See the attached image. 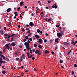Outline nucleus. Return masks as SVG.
<instances>
[{"label": "nucleus", "instance_id": "a19ab883", "mask_svg": "<svg viewBox=\"0 0 77 77\" xmlns=\"http://www.w3.org/2000/svg\"><path fill=\"white\" fill-rule=\"evenodd\" d=\"M8 25L10 26H12V24H11V22H9V23H8Z\"/></svg>", "mask_w": 77, "mask_h": 77}, {"label": "nucleus", "instance_id": "09e8293b", "mask_svg": "<svg viewBox=\"0 0 77 77\" xmlns=\"http://www.w3.org/2000/svg\"><path fill=\"white\" fill-rule=\"evenodd\" d=\"M28 71H29V70H26L25 72H28Z\"/></svg>", "mask_w": 77, "mask_h": 77}, {"label": "nucleus", "instance_id": "f704fd0d", "mask_svg": "<svg viewBox=\"0 0 77 77\" xmlns=\"http://www.w3.org/2000/svg\"><path fill=\"white\" fill-rule=\"evenodd\" d=\"M74 41L72 40V42H71L72 44H74Z\"/></svg>", "mask_w": 77, "mask_h": 77}, {"label": "nucleus", "instance_id": "49530a36", "mask_svg": "<svg viewBox=\"0 0 77 77\" xmlns=\"http://www.w3.org/2000/svg\"><path fill=\"white\" fill-rule=\"evenodd\" d=\"M32 55H30L29 56V58L31 59V58H32Z\"/></svg>", "mask_w": 77, "mask_h": 77}, {"label": "nucleus", "instance_id": "423d86ee", "mask_svg": "<svg viewBox=\"0 0 77 77\" xmlns=\"http://www.w3.org/2000/svg\"><path fill=\"white\" fill-rule=\"evenodd\" d=\"M20 62H21V61H23V55L21 56L20 57Z\"/></svg>", "mask_w": 77, "mask_h": 77}, {"label": "nucleus", "instance_id": "4be33fe9", "mask_svg": "<svg viewBox=\"0 0 77 77\" xmlns=\"http://www.w3.org/2000/svg\"><path fill=\"white\" fill-rule=\"evenodd\" d=\"M2 73L3 74H6V71L5 70H4L2 72Z\"/></svg>", "mask_w": 77, "mask_h": 77}, {"label": "nucleus", "instance_id": "7ed1b4c3", "mask_svg": "<svg viewBox=\"0 0 77 77\" xmlns=\"http://www.w3.org/2000/svg\"><path fill=\"white\" fill-rule=\"evenodd\" d=\"M63 43L64 44V45H66V46H68V45H69L68 43L66 42H63Z\"/></svg>", "mask_w": 77, "mask_h": 77}, {"label": "nucleus", "instance_id": "a878e982", "mask_svg": "<svg viewBox=\"0 0 77 77\" xmlns=\"http://www.w3.org/2000/svg\"><path fill=\"white\" fill-rule=\"evenodd\" d=\"M60 33L62 35H63V31H60Z\"/></svg>", "mask_w": 77, "mask_h": 77}, {"label": "nucleus", "instance_id": "0e129e2a", "mask_svg": "<svg viewBox=\"0 0 77 77\" xmlns=\"http://www.w3.org/2000/svg\"><path fill=\"white\" fill-rule=\"evenodd\" d=\"M4 30H6V27H4Z\"/></svg>", "mask_w": 77, "mask_h": 77}, {"label": "nucleus", "instance_id": "7c9ffc66", "mask_svg": "<svg viewBox=\"0 0 77 77\" xmlns=\"http://www.w3.org/2000/svg\"><path fill=\"white\" fill-rule=\"evenodd\" d=\"M14 35H15V34H13L12 35H11V37H13L14 36Z\"/></svg>", "mask_w": 77, "mask_h": 77}, {"label": "nucleus", "instance_id": "dca6fc26", "mask_svg": "<svg viewBox=\"0 0 77 77\" xmlns=\"http://www.w3.org/2000/svg\"><path fill=\"white\" fill-rule=\"evenodd\" d=\"M35 36L36 39H38V38H39V36H38V35H35Z\"/></svg>", "mask_w": 77, "mask_h": 77}, {"label": "nucleus", "instance_id": "79ce46f5", "mask_svg": "<svg viewBox=\"0 0 77 77\" xmlns=\"http://www.w3.org/2000/svg\"><path fill=\"white\" fill-rule=\"evenodd\" d=\"M60 26V24L58 25H56V27H59V26Z\"/></svg>", "mask_w": 77, "mask_h": 77}, {"label": "nucleus", "instance_id": "338daca9", "mask_svg": "<svg viewBox=\"0 0 77 77\" xmlns=\"http://www.w3.org/2000/svg\"><path fill=\"white\" fill-rule=\"evenodd\" d=\"M73 45H75V44H76V42H75L73 43Z\"/></svg>", "mask_w": 77, "mask_h": 77}, {"label": "nucleus", "instance_id": "ddd939ff", "mask_svg": "<svg viewBox=\"0 0 77 77\" xmlns=\"http://www.w3.org/2000/svg\"><path fill=\"white\" fill-rule=\"evenodd\" d=\"M24 4V2H23V1H22L20 2V6H22L24 5V4Z\"/></svg>", "mask_w": 77, "mask_h": 77}, {"label": "nucleus", "instance_id": "5701e85b", "mask_svg": "<svg viewBox=\"0 0 77 77\" xmlns=\"http://www.w3.org/2000/svg\"><path fill=\"white\" fill-rule=\"evenodd\" d=\"M38 48H40L41 49L42 48V46L40 45H39L38 46Z\"/></svg>", "mask_w": 77, "mask_h": 77}, {"label": "nucleus", "instance_id": "bb28decb", "mask_svg": "<svg viewBox=\"0 0 77 77\" xmlns=\"http://www.w3.org/2000/svg\"><path fill=\"white\" fill-rule=\"evenodd\" d=\"M0 34H1L2 35H3V31H0Z\"/></svg>", "mask_w": 77, "mask_h": 77}, {"label": "nucleus", "instance_id": "412c9836", "mask_svg": "<svg viewBox=\"0 0 77 77\" xmlns=\"http://www.w3.org/2000/svg\"><path fill=\"white\" fill-rule=\"evenodd\" d=\"M22 57L23 58V59H25V55H24V54H22Z\"/></svg>", "mask_w": 77, "mask_h": 77}, {"label": "nucleus", "instance_id": "c756f323", "mask_svg": "<svg viewBox=\"0 0 77 77\" xmlns=\"http://www.w3.org/2000/svg\"><path fill=\"white\" fill-rule=\"evenodd\" d=\"M55 41L56 42H57V43H59V41L56 39H55Z\"/></svg>", "mask_w": 77, "mask_h": 77}, {"label": "nucleus", "instance_id": "603ef678", "mask_svg": "<svg viewBox=\"0 0 77 77\" xmlns=\"http://www.w3.org/2000/svg\"><path fill=\"white\" fill-rule=\"evenodd\" d=\"M45 35H46V36H48V34L46 33L45 34Z\"/></svg>", "mask_w": 77, "mask_h": 77}, {"label": "nucleus", "instance_id": "3c124183", "mask_svg": "<svg viewBox=\"0 0 77 77\" xmlns=\"http://www.w3.org/2000/svg\"><path fill=\"white\" fill-rule=\"evenodd\" d=\"M23 41L24 42H26V39H24V40H23Z\"/></svg>", "mask_w": 77, "mask_h": 77}, {"label": "nucleus", "instance_id": "f03ea898", "mask_svg": "<svg viewBox=\"0 0 77 77\" xmlns=\"http://www.w3.org/2000/svg\"><path fill=\"white\" fill-rule=\"evenodd\" d=\"M40 53V51L38 50H36L35 52V54H38V55H41V54H39Z\"/></svg>", "mask_w": 77, "mask_h": 77}, {"label": "nucleus", "instance_id": "a211bd4d", "mask_svg": "<svg viewBox=\"0 0 77 77\" xmlns=\"http://www.w3.org/2000/svg\"><path fill=\"white\" fill-rule=\"evenodd\" d=\"M27 42H25V43H26V44H30V41L29 40H28V41H27Z\"/></svg>", "mask_w": 77, "mask_h": 77}, {"label": "nucleus", "instance_id": "0eeeda50", "mask_svg": "<svg viewBox=\"0 0 77 77\" xmlns=\"http://www.w3.org/2000/svg\"><path fill=\"white\" fill-rule=\"evenodd\" d=\"M57 36L58 38H60L61 36V34L60 32L57 33Z\"/></svg>", "mask_w": 77, "mask_h": 77}, {"label": "nucleus", "instance_id": "69168bd1", "mask_svg": "<svg viewBox=\"0 0 77 77\" xmlns=\"http://www.w3.org/2000/svg\"><path fill=\"white\" fill-rule=\"evenodd\" d=\"M40 33H41V34H42V31H41L40 32Z\"/></svg>", "mask_w": 77, "mask_h": 77}, {"label": "nucleus", "instance_id": "cd10ccee", "mask_svg": "<svg viewBox=\"0 0 77 77\" xmlns=\"http://www.w3.org/2000/svg\"><path fill=\"white\" fill-rule=\"evenodd\" d=\"M28 39L30 41H32V38H28Z\"/></svg>", "mask_w": 77, "mask_h": 77}, {"label": "nucleus", "instance_id": "2f4dec72", "mask_svg": "<svg viewBox=\"0 0 77 77\" xmlns=\"http://www.w3.org/2000/svg\"><path fill=\"white\" fill-rule=\"evenodd\" d=\"M20 9H21V8H20V7H18V8H17V10L18 11H20Z\"/></svg>", "mask_w": 77, "mask_h": 77}, {"label": "nucleus", "instance_id": "473e14b6", "mask_svg": "<svg viewBox=\"0 0 77 77\" xmlns=\"http://www.w3.org/2000/svg\"><path fill=\"white\" fill-rule=\"evenodd\" d=\"M74 72L73 71H72V75H74Z\"/></svg>", "mask_w": 77, "mask_h": 77}, {"label": "nucleus", "instance_id": "4c0bfd02", "mask_svg": "<svg viewBox=\"0 0 77 77\" xmlns=\"http://www.w3.org/2000/svg\"><path fill=\"white\" fill-rule=\"evenodd\" d=\"M30 53H31V54H32V53H33V52H32V50H30Z\"/></svg>", "mask_w": 77, "mask_h": 77}, {"label": "nucleus", "instance_id": "ea45409f", "mask_svg": "<svg viewBox=\"0 0 77 77\" xmlns=\"http://www.w3.org/2000/svg\"><path fill=\"white\" fill-rule=\"evenodd\" d=\"M37 46V45H36V44H34V47H36Z\"/></svg>", "mask_w": 77, "mask_h": 77}, {"label": "nucleus", "instance_id": "9d476101", "mask_svg": "<svg viewBox=\"0 0 77 77\" xmlns=\"http://www.w3.org/2000/svg\"><path fill=\"white\" fill-rule=\"evenodd\" d=\"M10 37H11V35H8V36L7 37V38H7V41L8 42H9V38H10Z\"/></svg>", "mask_w": 77, "mask_h": 77}, {"label": "nucleus", "instance_id": "f8f14e48", "mask_svg": "<svg viewBox=\"0 0 77 77\" xmlns=\"http://www.w3.org/2000/svg\"><path fill=\"white\" fill-rule=\"evenodd\" d=\"M11 45H12V46H15L16 44L14 42H13L12 44H11Z\"/></svg>", "mask_w": 77, "mask_h": 77}, {"label": "nucleus", "instance_id": "864d4df0", "mask_svg": "<svg viewBox=\"0 0 77 77\" xmlns=\"http://www.w3.org/2000/svg\"><path fill=\"white\" fill-rule=\"evenodd\" d=\"M0 62L1 63H3V61H2V60H0Z\"/></svg>", "mask_w": 77, "mask_h": 77}, {"label": "nucleus", "instance_id": "6e6552de", "mask_svg": "<svg viewBox=\"0 0 77 77\" xmlns=\"http://www.w3.org/2000/svg\"><path fill=\"white\" fill-rule=\"evenodd\" d=\"M5 47H6L7 48V49H8V50H9V48H10V47L9 46V44H6V45H5Z\"/></svg>", "mask_w": 77, "mask_h": 77}, {"label": "nucleus", "instance_id": "de8ad7c7", "mask_svg": "<svg viewBox=\"0 0 77 77\" xmlns=\"http://www.w3.org/2000/svg\"><path fill=\"white\" fill-rule=\"evenodd\" d=\"M74 66H75V67H77V65L76 64H75L74 65Z\"/></svg>", "mask_w": 77, "mask_h": 77}, {"label": "nucleus", "instance_id": "8fccbe9b", "mask_svg": "<svg viewBox=\"0 0 77 77\" xmlns=\"http://www.w3.org/2000/svg\"><path fill=\"white\" fill-rule=\"evenodd\" d=\"M32 60H35V57H33L32 58Z\"/></svg>", "mask_w": 77, "mask_h": 77}, {"label": "nucleus", "instance_id": "4d7b16f0", "mask_svg": "<svg viewBox=\"0 0 77 77\" xmlns=\"http://www.w3.org/2000/svg\"><path fill=\"white\" fill-rule=\"evenodd\" d=\"M32 35V33H30L29 35L28 34V36H31Z\"/></svg>", "mask_w": 77, "mask_h": 77}, {"label": "nucleus", "instance_id": "13d9d810", "mask_svg": "<svg viewBox=\"0 0 77 77\" xmlns=\"http://www.w3.org/2000/svg\"><path fill=\"white\" fill-rule=\"evenodd\" d=\"M71 52V50H70V51L68 53V54H69Z\"/></svg>", "mask_w": 77, "mask_h": 77}, {"label": "nucleus", "instance_id": "6e6d98bb", "mask_svg": "<svg viewBox=\"0 0 77 77\" xmlns=\"http://www.w3.org/2000/svg\"><path fill=\"white\" fill-rule=\"evenodd\" d=\"M27 50H28V51H29V48H27Z\"/></svg>", "mask_w": 77, "mask_h": 77}, {"label": "nucleus", "instance_id": "bf43d9fd", "mask_svg": "<svg viewBox=\"0 0 77 77\" xmlns=\"http://www.w3.org/2000/svg\"><path fill=\"white\" fill-rule=\"evenodd\" d=\"M26 30H29V28H26Z\"/></svg>", "mask_w": 77, "mask_h": 77}, {"label": "nucleus", "instance_id": "680f3d73", "mask_svg": "<svg viewBox=\"0 0 77 77\" xmlns=\"http://www.w3.org/2000/svg\"><path fill=\"white\" fill-rule=\"evenodd\" d=\"M44 14V12H42L40 14H41V15H42V14Z\"/></svg>", "mask_w": 77, "mask_h": 77}, {"label": "nucleus", "instance_id": "72a5a7b5", "mask_svg": "<svg viewBox=\"0 0 77 77\" xmlns=\"http://www.w3.org/2000/svg\"><path fill=\"white\" fill-rule=\"evenodd\" d=\"M51 20L50 19H48V22H50V21H51Z\"/></svg>", "mask_w": 77, "mask_h": 77}, {"label": "nucleus", "instance_id": "2eb2a0df", "mask_svg": "<svg viewBox=\"0 0 77 77\" xmlns=\"http://www.w3.org/2000/svg\"><path fill=\"white\" fill-rule=\"evenodd\" d=\"M45 54H48L49 53V51L47 50H45Z\"/></svg>", "mask_w": 77, "mask_h": 77}, {"label": "nucleus", "instance_id": "58836bf2", "mask_svg": "<svg viewBox=\"0 0 77 77\" xmlns=\"http://www.w3.org/2000/svg\"><path fill=\"white\" fill-rule=\"evenodd\" d=\"M4 36H8V35L7 34H4Z\"/></svg>", "mask_w": 77, "mask_h": 77}, {"label": "nucleus", "instance_id": "5fc2aeb1", "mask_svg": "<svg viewBox=\"0 0 77 77\" xmlns=\"http://www.w3.org/2000/svg\"><path fill=\"white\" fill-rule=\"evenodd\" d=\"M27 32L28 33H30V31L28 30L27 31Z\"/></svg>", "mask_w": 77, "mask_h": 77}, {"label": "nucleus", "instance_id": "1a4fd4ad", "mask_svg": "<svg viewBox=\"0 0 77 77\" xmlns=\"http://www.w3.org/2000/svg\"><path fill=\"white\" fill-rule=\"evenodd\" d=\"M11 9H11V8H9L6 11L7 12H9L11 11Z\"/></svg>", "mask_w": 77, "mask_h": 77}, {"label": "nucleus", "instance_id": "f3484780", "mask_svg": "<svg viewBox=\"0 0 77 77\" xmlns=\"http://www.w3.org/2000/svg\"><path fill=\"white\" fill-rule=\"evenodd\" d=\"M21 29L22 30V32H25V30H24V29L23 28H21Z\"/></svg>", "mask_w": 77, "mask_h": 77}, {"label": "nucleus", "instance_id": "c85d7f7f", "mask_svg": "<svg viewBox=\"0 0 77 77\" xmlns=\"http://www.w3.org/2000/svg\"><path fill=\"white\" fill-rule=\"evenodd\" d=\"M18 52H16L14 53L15 54H16V55H18Z\"/></svg>", "mask_w": 77, "mask_h": 77}, {"label": "nucleus", "instance_id": "6ab92c4d", "mask_svg": "<svg viewBox=\"0 0 77 77\" xmlns=\"http://www.w3.org/2000/svg\"><path fill=\"white\" fill-rule=\"evenodd\" d=\"M26 54H27L28 58H29V55L30 54V53L29 52H26Z\"/></svg>", "mask_w": 77, "mask_h": 77}, {"label": "nucleus", "instance_id": "f257e3e1", "mask_svg": "<svg viewBox=\"0 0 77 77\" xmlns=\"http://www.w3.org/2000/svg\"><path fill=\"white\" fill-rule=\"evenodd\" d=\"M24 45H25L26 47V48H27H27H29V47H30L29 46V44L28 43H25Z\"/></svg>", "mask_w": 77, "mask_h": 77}, {"label": "nucleus", "instance_id": "c03bdc74", "mask_svg": "<svg viewBox=\"0 0 77 77\" xmlns=\"http://www.w3.org/2000/svg\"><path fill=\"white\" fill-rule=\"evenodd\" d=\"M47 39H45L44 40V42H47Z\"/></svg>", "mask_w": 77, "mask_h": 77}, {"label": "nucleus", "instance_id": "b1692460", "mask_svg": "<svg viewBox=\"0 0 77 77\" xmlns=\"http://www.w3.org/2000/svg\"><path fill=\"white\" fill-rule=\"evenodd\" d=\"M63 63V60H60V63Z\"/></svg>", "mask_w": 77, "mask_h": 77}, {"label": "nucleus", "instance_id": "e433bc0d", "mask_svg": "<svg viewBox=\"0 0 77 77\" xmlns=\"http://www.w3.org/2000/svg\"><path fill=\"white\" fill-rule=\"evenodd\" d=\"M15 60L17 61L19 60V58H16V59H15Z\"/></svg>", "mask_w": 77, "mask_h": 77}, {"label": "nucleus", "instance_id": "393cba45", "mask_svg": "<svg viewBox=\"0 0 77 77\" xmlns=\"http://www.w3.org/2000/svg\"><path fill=\"white\" fill-rule=\"evenodd\" d=\"M37 33H40V30H39V29H37Z\"/></svg>", "mask_w": 77, "mask_h": 77}, {"label": "nucleus", "instance_id": "37998d69", "mask_svg": "<svg viewBox=\"0 0 77 77\" xmlns=\"http://www.w3.org/2000/svg\"><path fill=\"white\" fill-rule=\"evenodd\" d=\"M0 57H4V55H0Z\"/></svg>", "mask_w": 77, "mask_h": 77}, {"label": "nucleus", "instance_id": "9b49d317", "mask_svg": "<svg viewBox=\"0 0 77 77\" xmlns=\"http://www.w3.org/2000/svg\"><path fill=\"white\" fill-rule=\"evenodd\" d=\"M42 39H39L38 40V42L39 44H41L42 42Z\"/></svg>", "mask_w": 77, "mask_h": 77}, {"label": "nucleus", "instance_id": "4468645a", "mask_svg": "<svg viewBox=\"0 0 77 77\" xmlns=\"http://www.w3.org/2000/svg\"><path fill=\"white\" fill-rule=\"evenodd\" d=\"M14 14L15 15V16L16 17H17V16H18V12H14Z\"/></svg>", "mask_w": 77, "mask_h": 77}, {"label": "nucleus", "instance_id": "774afa93", "mask_svg": "<svg viewBox=\"0 0 77 77\" xmlns=\"http://www.w3.org/2000/svg\"><path fill=\"white\" fill-rule=\"evenodd\" d=\"M51 53L52 54H54V52L53 51H52L51 52Z\"/></svg>", "mask_w": 77, "mask_h": 77}, {"label": "nucleus", "instance_id": "20e7f679", "mask_svg": "<svg viewBox=\"0 0 77 77\" xmlns=\"http://www.w3.org/2000/svg\"><path fill=\"white\" fill-rule=\"evenodd\" d=\"M54 5H52V8H54L55 9H57V5H56V4L55 3Z\"/></svg>", "mask_w": 77, "mask_h": 77}, {"label": "nucleus", "instance_id": "c9c22d12", "mask_svg": "<svg viewBox=\"0 0 77 77\" xmlns=\"http://www.w3.org/2000/svg\"><path fill=\"white\" fill-rule=\"evenodd\" d=\"M26 39H28V36H26L25 37Z\"/></svg>", "mask_w": 77, "mask_h": 77}, {"label": "nucleus", "instance_id": "aec40b11", "mask_svg": "<svg viewBox=\"0 0 77 77\" xmlns=\"http://www.w3.org/2000/svg\"><path fill=\"white\" fill-rule=\"evenodd\" d=\"M14 37H12L11 39V40H10V41L9 42H12V41H13V39H14Z\"/></svg>", "mask_w": 77, "mask_h": 77}, {"label": "nucleus", "instance_id": "a18cd8bd", "mask_svg": "<svg viewBox=\"0 0 77 77\" xmlns=\"http://www.w3.org/2000/svg\"><path fill=\"white\" fill-rule=\"evenodd\" d=\"M35 51H36V49H35L32 50L33 52H35Z\"/></svg>", "mask_w": 77, "mask_h": 77}, {"label": "nucleus", "instance_id": "052dcab7", "mask_svg": "<svg viewBox=\"0 0 77 77\" xmlns=\"http://www.w3.org/2000/svg\"><path fill=\"white\" fill-rule=\"evenodd\" d=\"M2 57H0V60H2Z\"/></svg>", "mask_w": 77, "mask_h": 77}, {"label": "nucleus", "instance_id": "39448f33", "mask_svg": "<svg viewBox=\"0 0 77 77\" xmlns=\"http://www.w3.org/2000/svg\"><path fill=\"white\" fill-rule=\"evenodd\" d=\"M29 26H31V27H33L34 26V23H33V22H31L29 23Z\"/></svg>", "mask_w": 77, "mask_h": 77}, {"label": "nucleus", "instance_id": "e2e57ef3", "mask_svg": "<svg viewBox=\"0 0 77 77\" xmlns=\"http://www.w3.org/2000/svg\"><path fill=\"white\" fill-rule=\"evenodd\" d=\"M34 71H36V69H35V68H34Z\"/></svg>", "mask_w": 77, "mask_h": 77}]
</instances>
